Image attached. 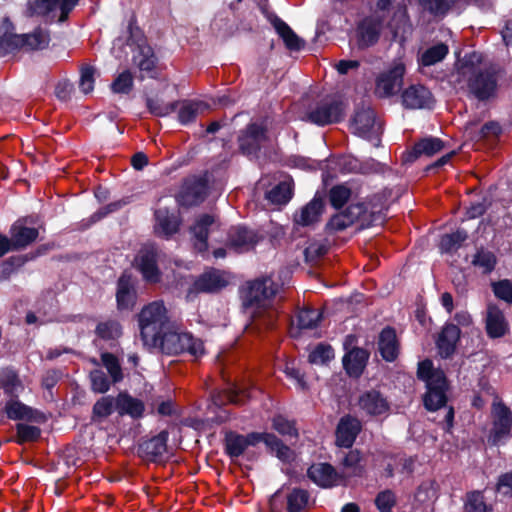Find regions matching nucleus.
I'll return each instance as SVG.
<instances>
[{
    "mask_svg": "<svg viewBox=\"0 0 512 512\" xmlns=\"http://www.w3.org/2000/svg\"><path fill=\"white\" fill-rule=\"evenodd\" d=\"M409 27V17L405 5H399L393 15L389 28L394 37H397L401 32H406Z\"/></svg>",
    "mask_w": 512,
    "mask_h": 512,
    "instance_id": "nucleus-44",
    "label": "nucleus"
},
{
    "mask_svg": "<svg viewBox=\"0 0 512 512\" xmlns=\"http://www.w3.org/2000/svg\"><path fill=\"white\" fill-rule=\"evenodd\" d=\"M485 328L490 338L503 337L509 330L504 312L495 303H489L486 309Z\"/></svg>",
    "mask_w": 512,
    "mask_h": 512,
    "instance_id": "nucleus-18",
    "label": "nucleus"
},
{
    "mask_svg": "<svg viewBox=\"0 0 512 512\" xmlns=\"http://www.w3.org/2000/svg\"><path fill=\"white\" fill-rule=\"evenodd\" d=\"M492 291L495 297L507 304H512V281L502 279L491 283Z\"/></svg>",
    "mask_w": 512,
    "mask_h": 512,
    "instance_id": "nucleus-51",
    "label": "nucleus"
},
{
    "mask_svg": "<svg viewBox=\"0 0 512 512\" xmlns=\"http://www.w3.org/2000/svg\"><path fill=\"white\" fill-rule=\"evenodd\" d=\"M77 2L78 0H29L27 14L29 16H47L51 20L57 18L59 22H63Z\"/></svg>",
    "mask_w": 512,
    "mask_h": 512,
    "instance_id": "nucleus-7",
    "label": "nucleus"
},
{
    "mask_svg": "<svg viewBox=\"0 0 512 512\" xmlns=\"http://www.w3.org/2000/svg\"><path fill=\"white\" fill-rule=\"evenodd\" d=\"M459 337L460 329L457 325H445L437 339V348L443 358H447L454 353Z\"/></svg>",
    "mask_w": 512,
    "mask_h": 512,
    "instance_id": "nucleus-27",
    "label": "nucleus"
},
{
    "mask_svg": "<svg viewBox=\"0 0 512 512\" xmlns=\"http://www.w3.org/2000/svg\"><path fill=\"white\" fill-rule=\"evenodd\" d=\"M90 380L92 390L97 393L107 392L110 389V385L112 383V381H110L106 377L105 373L100 369L93 370L90 373Z\"/></svg>",
    "mask_w": 512,
    "mask_h": 512,
    "instance_id": "nucleus-59",
    "label": "nucleus"
},
{
    "mask_svg": "<svg viewBox=\"0 0 512 512\" xmlns=\"http://www.w3.org/2000/svg\"><path fill=\"white\" fill-rule=\"evenodd\" d=\"M358 405L361 411L370 416L387 415L390 410L387 398L375 389L363 392L358 399Z\"/></svg>",
    "mask_w": 512,
    "mask_h": 512,
    "instance_id": "nucleus-16",
    "label": "nucleus"
},
{
    "mask_svg": "<svg viewBox=\"0 0 512 512\" xmlns=\"http://www.w3.org/2000/svg\"><path fill=\"white\" fill-rule=\"evenodd\" d=\"M379 352L386 361H394L399 353L395 330L387 327L382 330L378 341Z\"/></svg>",
    "mask_w": 512,
    "mask_h": 512,
    "instance_id": "nucleus-30",
    "label": "nucleus"
},
{
    "mask_svg": "<svg viewBox=\"0 0 512 512\" xmlns=\"http://www.w3.org/2000/svg\"><path fill=\"white\" fill-rule=\"evenodd\" d=\"M273 26L283 40L287 49L291 51H299L304 47V40L298 37L283 20L276 18L273 21Z\"/></svg>",
    "mask_w": 512,
    "mask_h": 512,
    "instance_id": "nucleus-34",
    "label": "nucleus"
},
{
    "mask_svg": "<svg viewBox=\"0 0 512 512\" xmlns=\"http://www.w3.org/2000/svg\"><path fill=\"white\" fill-rule=\"evenodd\" d=\"M474 266L482 269L484 273H490L496 265L495 255L487 250H479L472 260Z\"/></svg>",
    "mask_w": 512,
    "mask_h": 512,
    "instance_id": "nucleus-53",
    "label": "nucleus"
},
{
    "mask_svg": "<svg viewBox=\"0 0 512 512\" xmlns=\"http://www.w3.org/2000/svg\"><path fill=\"white\" fill-rule=\"evenodd\" d=\"M360 430L361 423L358 419L351 416L341 418L336 430L337 445L345 448L351 447Z\"/></svg>",
    "mask_w": 512,
    "mask_h": 512,
    "instance_id": "nucleus-21",
    "label": "nucleus"
},
{
    "mask_svg": "<svg viewBox=\"0 0 512 512\" xmlns=\"http://www.w3.org/2000/svg\"><path fill=\"white\" fill-rule=\"evenodd\" d=\"M381 22L372 18L364 19L357 28V43L360 48L374 45L380 36Z\"/></svg>",
    "mask_w": 512,
    "mask_h": 512,
    "instance_id": "nucleus-25",
    "label": "nucleus"
},
{
    "mask_svg": "<svg viewBox=\"0 0 512 512\" xmlns=\"http://www.w3.org/2000/svg\"><path fill=\"white\" fill-rule=\"evenodd\" d=\"M467 238L465 231H456L452 234L442 236L440 241V249L442 252H451L460 247L461 243Z\"/></svg>",
    "mask_w": 512,
    "mask_h": 512,
    "instance_id": "nucleus-52",
    "label": "nucleus"
},
{
    "mask_svg": "<svg viewBox=\"0 0 512 512\" xmlns=\"http://www.w3.org/2000/svg\"><path fill=\"white\" fill-rule=\"evenodd\" d=\"M116 411L121 416L128 415L133 419H139L144 415L145 404L127 392H121L116 397Z\"/></svg>",
    "mask_w": 512,
    "mask_h": 512,
    "instance_id": "nucleus-24",
    "label": "nucleus"
},
{
    "mask_svg": "<svg viewBox=\"0 0 512 512\" xmlns=\"http://www.w3.org/2000/svg\"><path fill=\"white\" fill-rule=\"evenodd\" d=\"M455 0H419L421 6L434 15L445 14Z\"/></svg>",
    "mask_w": 512,
    "mask_h": 512,
    "instance_id": "nucleus-60",
    "label": "nucleus"
},
{
    "mask_svg": "<svg viewBox=\"0 0 512 512\" xmlns=\"http://www.w3.org/2000/svg\"><path fill=\"white\" fill-rule=\"evenodd\" d=\"M21 38L14 33V27L8 18L0 21V56L18 49Z\"/></svg>",
    "mask_w": 512,
    "mask_h": 512,
    "instance_id": "nucleus-31",
    "label": "nucleus"
},
{
    "mask_svg": "<svg viewBox=\"0 0 512 512\" xmlns=\"http://www.w3.org/2000/svg\"><path fill=\"white\" fill-rule=\"evenodd\" d=\"M116 411V398L111 396L101 397L93 406V417L104 419Z\"/></svg>",
    "mask_w": 512,
    "mask_h": 512,
    "instance_id": "nucleus-50",
    "label": "nucleus"
},
{
    "mask_svg": "<svg viewBox=\"0 0 512 512\" xmlns=\"http://www.w3.org/2000/svg\"><path fill=\"white\" fill-rule=\"evenodd\" d=\"M154 348H159L167 355L189 353L195 358L201 357L205 353L203 342L200 339L195 338L189 332L174 330L171 326L159 335Z\"/></svg>",
    "mask_w": 512,
    "mask_h": 512,
    "instance_id": "nucleus-5",
    "label": "nucleus"
},
{
    "mask_svg": "<svg viewBox=\"0 0 512 512\" xmlns=\"http://www.w3.org/2000/svg\"><path fill=\"white\" fill-rule=\"evenodd\" d=\"M350 129L362 138L379 141L381 125L376 121L375 112L369 106L358 108L351 120Z\"/></svg>",
    "mask_w": 512,
    "mask_h": 512,
    "instance_id": "nucleus-10",
    "label": "nucleus"
},
{
    "mask_svg": "<svg viewBox=\"0 0 512 512\" xmlns=\"http://www.w3.org/2000/svg\"><path fill=\"white\" fill-rule=\"evenodd\" d=\"M262 442L275 453L276 457L283 462H291L294 459V452L284 445L275 435L263 433Z\"/></svg>",
    "mask_w": 512,
    "mask_h": 512,
    "instance_id": "nucleus-38",
    "label": "nucleus"
},
{
    "mask_svg": "<svg viewBox=\"0 0 512 512\" xmlns=\"http://www.w3.org/2000/svg\"><path fill=\"white\" fill-rule=\"evenodd\" d=\"M443 141L435 137H427L417 142L412 150L414 158L420 156H433L443 149Z\"/></svg>",
    "mask_w": 512,
    "mask_h": 512,
    "instance_id": "nucleus-39",
    "label": "nucleus"
},
{
    "mask_svg": "<svg viewBox=\"0 0 512 512\" xmlns=\"http://www.w3.org/2000/svg\"><path fill=\"white\" fill-rule=\"evenodd\" d=\"M230 245L238 252L248 251L258 242V235L245 227H236L230 232Z\"/></svg>",
    "mask_w": 512,
    "mask_h": 512,
    "instance_id": "nucleus-28",
    "label": "nucleus"
},
{
    "mask_svg": "<svg viewBox=\"0 0 512 512\" xmlns=\"http://www.w3.org/2000/svg\"><path fill=\"white\" fill-rule=\"evenodd\" d=\"M351 191L344 185H337L330 190L329 199L333 207H342L350 198Z\"/></svg>",
    "mask_w": 512,
    "mask_h": 512,
    "instance_id": "nucleus-61",
    "label": "nucleus"
},
{
    "mask_svg": "<svg viewBox=\"0 0 512 512\" xmlns=\"http://www.w3.org/2000/svg\"><path fill=\"white\" fill-rule=\"evenodd\" d=\"M417 375L426 384L424 405L427 410L436 411L446 404V391L448 388L445 374L440 369H435L431 360L419 363Z\"/></svg>",
    "mask_w": 512,
    "mask_h": 512,
    "instance_id": "nucleus-3",
    "label": "nucleus"
},
{
    "mask_svg": "<svg viewBox=\"0 0 512 512\" xmlns=\"http://www.w3.org/2000/svg\"><path fill=\"white\" fill-rule=\"evenodd\" d=\"M137 294L131 275L123 273L118 279L116 300L120 310H130L136 303Z\"/></svg>",
    "mask_w": 512,
    "mask_h": 512,
    "instance_id": "nucleus-20",
    "label": "nucleus"
},
{
    "mask_svg": "<svg viewBox=\"0 0 512 512\" xmlns=\"http://www.w3.org/2000/svg\"><path fill=\"white\" fill-rule=\"evenodd\" d=\"M405 63L402 58L393 61L389 69L380 73L376 78L375 94L380 98L395 95L403 84Z\"/></svg>",
    "mask_w": 512,
    "mask_h": 512,
    "instance_id": "nucleus-8",
    "label": "nucleus"
},
{
    "mask_svg": "<svg viewBox=\"0 0 512 512\" xmlns=\"http://www.w3.org/2000/svg\"><path fill=\"white\" fill-rule=\"evenodd\" d=\"M323 209L324 203L322 199L314 197L295 215V222L302 226L311 225L319 220Z\"/></svg>",
    "mask_w": 512,
    "mask_h": 512,
    "instance_id": "nucleus-32",
    "label": "nucleus"
},
{
    "mask_svg": "<svg viewBox=\"0 0 512 512\" xmlns=\"http://www.w3.org/2000/svg\"><path fill=\"white\" fill-rule=\"evenodd\" d=\"M179 105V102L164 103L159 99L147 98L146 106L149 112L158 117H165L174 112Z\"/></svg>",
    "mask_w": 512,
    "mask_h": 512,
    "instance_id": "nucleus-47",
    "label": "nucleus"
},
{
    "mask_svg": "<svg viewBox=\"0 0 512 512\" xmlns=\"http://www.w3.org/2000/svg\"><path fill=\"white\" fill-rule=\"evenodd\" d=\"M402 105L406 109H430L433 107L432 93L423 85H410L401 94Z\"/></svg>",
    "mask_w": 512,
    "mask_h": 512,
    "instance_id": "nucleus-13",
    "label": "nucleus"
},
{
    "mask_svg": "<svg viewBox=\"0 0 512 512\" xmlns=\"http://www.w3.org/2000/svg\"><path fill=\"white\" fill-rule=\"evenodd\" d=\"M266 140V128L262 124L252 123L239 136V147L243 154L255 155Z\"/></svg>",
    "mask_w": 512,
    "mask_h": 512,
    "instance_id": "nucleus-14",
    "label": "nucleus"
},
{
    "mask_svg": "<svg viewBox=\"0 0 512 512\" xmlns=\"http://www.w3.org/2000/svg\"><path fill=\"white\" fill-rule=\"evenodd\" d=\"M286 498L288 512H306L310 500L307 490L294 488Z\"/></svg>",
    "mask_w": 512,
    "mask_h": 512,
    "instance_id": "nucleus-40",
    "label": "nucleus"
},
{
    "mask_svg": "<svg viewBox=\"0 0 512 512\" xmlns=\"http://www.w3.org/2000/svg\"><path fill=\"white\" fill-rule=\"evenodd\" d=\"M292 197V185L288 181L280 182L267 193V199L274 204H286Z\"/></svg>",
    "mask_w": 512,
    "mask_h": 512,
    "instance_id": "nucleus-45",
    "label": "nucleus"
},
{
    "mask_svg": "<svg viewBox=\"0 0 512 512\" xmlns=\"http://www.w3.org/2000/svg\"><path fill=\"white\" fill-rule=\"evenodd\" d=\"M492 428L489 441L498 445L512 433V410L496 396L491 406Z\"/></svg>",
    "mask_w": 512,
    "mask_h": 512,
    "instance_id": "nucleus-6",
    "label": "nucleus"
},
{
    "mask_svg": "<svg viewBox=\"0 0 512 512\" xmlns=\"http://www.w3.org/2000/svg\"><path fill=\"white\" fill-rule=\"evenodd\" d=\"M95 73V68L90 65L82 67L79 80V88L84 94H88L93 91L95 83Z\"/></svg>",
    "mask_w": 512,
    "mask_h": 512,
    "instance_id": "nucleus-58",
    "label": "nucleus"
},
{
    "mask_svg": "<svg viewBox=\"0 0 512 512\" xmlns=\"http://www.w3.org/2000/svg\"><path fill=\"white\" fill-rule=\"evenodd\" d=\"M21 43L18 48H25L27 50L44 49L50 42V35L46 29L38 28L34 32L25 35H19Z\"/></svg>",
    "mask_w": 512,
    "mask_h": 512,
    "instance_id": "nucleus-35",
    "label": "nucleus"
},
{
    "mask_svg": "<svg viewBox=\"0 0 512 512\" xmlns=\"http://www.w3.org/2000/svg\"><path fill=\"white\" fill-rule=\"evenodd\" d=\"M133 63L142 72H153L156 67L157 58L152 47L145 42L138 44L133 54Z\"/></svg>",
    "mask_w": 512,
    "mask_h": 512,
    "instance_id": "nucleus-33",
    "label": "nucleus"
},
{
    "mask_svg": "<svg viewBox=\"0 0 512 512\" xmlns=\"http://www.w3.org/2000/svg\"><path fill=\"white\" fill-rule=\"evenodd\" d=\"M218 228V222L211 215L203 214L197 218L195 224L190 228V231L193 235L194 247L198 252H207L208 235Z\"/></svg>",
    "mask_w": 512,
    "mask_h": 512,
    "instance_id": "nucleus-17",
    "label": "nucleus"
},
{
    "mask_svg": "<svg viewBox=\"0 0 512 512\" xmlns=\"http://www.w3.org/2000/svg\"><path fill=\"white\" fill-rule=\"evenodd\" d=\"M5 412L7 417L12 420L31 421L36 419V412L33 409L15 399L6 403Z\"/></svg>",
    "mask_w": 512,
    "mask_h": 512,
    "instance_id": "nucleus-37",
    "label": "nucleus"
},
{
    "mask_svg": "<svg viewBox=\"0 0 512 512\" xmlns=\"http://www.w3.org/2000/svg\"><path fill=\"white\" fill-rule=\"evenodd\" d=\"M321 313L317 309L304 308L298 312L297 321L300 329L315 328L321 320Z\"/></svg>",
    "mask_w": 512,
    "mask_h": 512,
    "instance_id": "nucleus-48",
    "label": "nucleus"
},
{
    "mask_svg": "<svg viewBox=\"0 0 512 512\" xmlns=\"http://www.w3.org/2000/svg\"><path fill=\"white\" fill-rule=\"evenodd\" d=\"M155 233L162 237H170L175 234L181 224V220L175 213H170L165 208H159L155 211Z\"/></svg>",
    "mask_w": 512,
    "mask_h": 512,
    "instance_id": "nucleus-22",
    "label": "nucleus"
},
{
    "mask_svg": "<svg viewBox=\"0 0 512 512\" xmlns=\"http://www.w3.org/2000/svg\"><path fill=\"white\" fill-rule=\"evenodd\" d=\"M0 387L6 394L17 396L22 390L21 381L14 370L6 368L0 371Z\"/></svg>",
    "mask_w": 512,
    "mask_h": 512,
    "instance_id": "nucleus-42",
    "label": "nucleus"
},
{
    "mask_svg": "<svg viewBox=\"0 0 512 512\" xmlns=\"http://www.w3.org/2000/svg\"><path fill=\"white\" fill-rule=\"evenodd\" d=\"M334 357V351L330 345L319 344L309 354V361L313 364H325Z\"/></svg>",
    "mask_w": 512,
    "mask_h": 512,
    "instance_id": "nucleus-56",
    "label": "nucleus"
},
{
    "mask_svg": "<svg viewBox=\"0 0 512 512\" xmlns=\"http://www.w3.org/2000/svg\"><path fill=\"white\" fill-rule=\"evenodd\" d=\"M368 360V353L361 348H353L343 357V366L351 377H359Z\"/></svg>",
    "mask_w": 512,
    "mask_h": 512,
    "instance_id": "nucleus-29",
    "label": "nucleus"
},
{
    "mask_svg": "<svg viewBox=\"0 0 512 512\" xmlns=\"http://www.w3.org/2000/svg\"><path fill=\"white\" fill-rule=\"evenodd\" d=\"M344 116V105L341 101L326 98L305 115L304 119L318 126H325L340 121Z\"/></svg>",
    "mask_w": 512,
    "mask_h": 512,
    "instance_id": "nucleus-9",
    "label": "nucleus"
},
{
    "mask_svg": "<svg viewBox=\"0 0 512 512\" xmlns=\"http://www.w3.org/2000/svg\"><path fill=\"white\" fill-rule=\"evenodd\" d=\"M263 433L252 432L247 435H241L235 432H229L225 436V451L231 459L242 456L249 447H253L262 442Z\"/></svg>",
    "mask_w": 512,
    "mask_h": 512,
    "instance_id": "nucleus-12",
    "label": "nucleus"
},
{
    "mask_svg": "<svg viewBox=\"0 0 512 512\" xmlns=\"http://www.w3.org/2000/svg\"><path fill=\"white\" fill-rule=\"evenodd\" d=\"M38 230L25 225V220L16 221L10 228V239L15 249H20L34 242L38 237Z\"/></svg>",
    "mask_w": 512,
    "mask_h": 512,
    "instance_id": "nucleus-26",
    "label": "nucleus"
},
{
    "mask_svg": "<svg viewBox=\"0 0 512 512\" xmlns=\"http://www.w3.org/2000/svg\"><path fill=\"white\" fill-rule=\"evenodd\" d=\"M227 285L223 273L218 270H210L200 275L191 288V292H216Z\"/></svg>",
    "mask_w": 512,
    "mask_h": 512,
    "instance_id": "nucleus-23",
    "label": "nucleus"
},
{
    "mask_svg": "<svg viewBox=\"0 0 512 512\" xmlns=\"http://www.w3.org/2000/svg\"><path fill=\"white\" fill-rule=\"evenodd\" d=\"M343 212L352 220V224L360 221L363 226L367 220V208L363 203L350 204Z\"/></svg>",
    "mask_w": 512,
    "mask_h": 512,
    "instance_id": "nucleus-63",
    "label": "nucleus"
},
{
    "mask_svg": "<svg viewBox=\"0 0 512 512\" xmlns=\"http://www.w3.org/2000/svg\"><path fill=\"white\" fill-rule=\"evenodd\" d=\"M396 504V496L391 490L381 491L375 498L379 512H391Z\"/></svg>",
    "mask_w": 512,
    "mask_h": 512,
    "instance_id": "nucleus-62",
    "label": "nucleus"
},
{
    "mask_svg": "<svg viewBox=\"0 0 512 512\" xmlns=\"http://www.w3.org/2000/svg\"><path fill=\"white\" fill-rule=\"evenodd\" d=\"M17 436L19 443L35 441L40 436V429L36 426L19 423L17 424Z\"/></svg>",
    "mask_w": 512,
    "mask_h": 512,
    "instance_id": "nucleus-64",
    "label": "nucleus"
},
{
    "mask_svg": "<svg viewBox=\"0 0 512 512\" xmlns=\"http://www.w3.org/2000/svg\"><path fill=\"white\" fill-rule=\"evenodd\" d=\"M157 251L153 245L145 246L140 250L136 263L143 278L148 282H157L159 280V270L157 267Z\"/></svg>",
    "mask_w": 512,
    "mask_h": 512,
    "instance_id": "nucleus-19",
    "label": "nucleus"
},
{
    "mask_svg": "<svg viewBox=\"0 0 512 512\" xmlns=\"http://www.w3.org/2000/svg\"><path fill=\"white\" fill-rule=\"evenodd\" d=\"M466 512H491V508L487 506L481 492L474 491L468 494L465 503Z\"/></svg>",
    "mask_w": 512,
    "mask_h": 512,
    "instance_id": "nucleus-55",
    "label": "nucleus"
},
{
    "mask_svg": "<svg viewBox=\"0 0 512 512\" xmlns=\"http://www.w3.org/2000/svg\"><path fill=\"white\" fill-rule=\"evenodd\" d=\"M140 335L144 346L154 348L159 335L170 327L168 310L162 300L145 305L139 315Z\"/></svg>",
    "mask_w": 512,
    "mask_h": 512,
    "instance_id": "nucleus-2",
    "label": "nucleus"
},
{
    "mask_svg": "<svg viewBox=\"0 0 512 512\" xmlns=\"http://www.w3.org/2000/svg\"><path fill=\"white\" fill-rule=\"evenodd\" d=\"M341 464L345 470V476H359L364 470L362 457L358 450H350L342 459Z\"/></svg>",
    "mask_w": 512,
    "mask_h": 512,
    "instance_id": "nucleus-41",
    "label": "nucleus"
},
{
    "mask_svg": "<svg viewBox=\"0 0 512 512\" xmlns=\"http://www.w3.org/2000/svg\"><path fill=\"white\" fill-rule=\"evenodd\" d=\"M101 360L110 375L112 383L122 381L123 372L118 359L111 353H102Z\"/></svg>",
    "mask_w": 512,
    "mask_h": 512,
    "instance_id": "nucleus-49",
    "label": "nucleus"
},
{
    "mask_svg": "<svg viewBox=\"0 0 512 512\" xmlns=\"http://www.w3.org/2000/svg\"><path fill=\"white\" fill-rule=\"evenodd\" d=\"M278 289L279 286L271 277L248 282L243 289V306L256 327H271L274 324L278 315L274 300Z\"/></svg>",
    "mask_w": 512,
    "mask_h": 512,
    "instance_id": "nucleus-1",
    "label": "nucleus"
},
{
    "mask_svg": "<svg viewBox=\"0 0 512 512\" xmlns=\"http://www.w3.org/2000/svg\"><path fill=\"white\" fill-rule=\"evenodd\" d=\"M309 479L316 485L329 488L343 483L344 476L328 463H315L307 471Z\"/></svg>",
    "mask_w": 512,
    "mask_h": 512,
    "instance_id": "nucleus-15",
    "label": "nucleus"
},
{
    "mask_svg": "<svg viewBox=\"0 0 512 512\" xmlns=\"http://www.w3.org/2000/svg\"><path fill=\"white\" fill-rule=\"evenodd\" d=\"M133 88V76L130 71L120 73L111 84V90L117 94H128Z\"/></svg>",
    "mask_w": 512,
    "mask_h": 512,
    "instance_id": "nucleus-54",
    "label": "nucleus"
},
{
    "mask_svg": "<svg viewBox=\"0 0 512 512\" xmlns=\"http://www.w3.org/2000/svg\"><path fill=\"white\" fill-rule=\"evenodd\" d=\"M207 195V181L202 177H189L183 182L177 200L180 205L193 206L201 203Z\"/></svg>",
    "mask_w": 512,
    "mask_h": 512,
    "instance_id": "nucleus-11",
    "label": "nucleus"
},
{
    "mask_svg": "<svg viewBox=\"0 0 512 512\" xmlns=\"http://www.w3.org/2000/svg\"><path fill=\"white\" fill-rule=\"evenodd\" d=\"M205 105L202 102L184 101L178 111V119L181 124L192 122L197 114L203 111Z\"/></svg>",
    "mask_w": 512,
    "mask_h": 512,
    "instance_id": "nucleus-46",
    "label": "nucleus"
},
{
    "mask_svg": "<svg viewBox=\"0 0 512 512\" xmlns=\"http://www.w3.org/2000/svg\"><path fill=\"white\" fill-rule=\"evenodd\" d=\"M448 53V47L445 44L434 45L425 50L418 59L422 66H431L442 61Z\"/></svg>",
    "mask_w": 512,
    "mask_h": 512,
    "instance_id": "nucleus-43",
    "label": "nucleus"
},
{
    "mask_svg": "<svg viewBox=\"0 0 512 512\" xmlns=\"http://www.w3.org/2000/svg\"><path fill=\"white\" fill-rule=\"evenodd\" d=\"M96 334L105 340L115 339L121 335V326L116 321H106L98 324Z\"/></svg>",
    "mask_w": 512,
    "mask_h": 512,
    "instance_id": "nucleus-57",
    "label": "nucleus"
},
{
    "mask_svg": "<svg viewBox=\"0 0 512 512\" xmlns=\"http://www.w3.org/2000/svg\"><path fill=\"white\" fill-rule=\"evenodd\" d=\"M167 441L168 432L161 431L158 435L142 443L141 449L151 458L160 457L167 451Z\"/></svg>",
    "mask_w": 512,
    "mask_h": 512,
    "instance_id": "nucleus-36",
    "label": "nucleus"
},
{
    "mask_svg": "<svg viewBox=\"0 0 512 512\" xmlns=\"http://www.w3.org/2000/svg\"><path fill=\"white\" fill-rule=\"evenodd\" d=\"M481 62V55L473 52L466 56L465 63L461 67L463 76L469 75L468 85L470 91L479 99H488L496 89L495 71L475 66Z\"/></svg>",
    "mask_w": 512,
    "mask_h": 512,
    "instance_id": "nucleus-4",
    "label": "nucleus"
}]
</instances>
